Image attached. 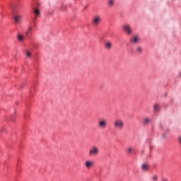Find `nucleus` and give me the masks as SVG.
I'll return each instance as SVG.
<instances>
[{
    "label": "nucleus",
    "mask_w": 181,
    "mask_h": 181,
    "mask_svg": "<svg viewBox=\"0 0 181 181\" xmlns=\"http://www.w3.org/2000/svg\"><path fill=\"white\" fill-rule=\"evenodd\" d=\"M13 19L16 25H21L22 23V19H23V16L19 11H16L13 13Z\"/></svg>",
    "instance_id": "f257e3e1"
},
{
    "label": "nucleus",
    "mask_w": 181,
    "mask_h": 181,
    "mask_svg": "<svg viewBox=\"0 0 181 181\" xmlns=\"http://www.w3.org/2000/svg\"><path fill=\"white\" fill-rule=\"evenodd\" d=\"M125 126V124L124 123V121L121 119H117L113 122V127L115 129H119V131H122V129H124V127Z\"/></svg>",
    "instance_id": "f03ea898"
},
{
    "label": "nucleus",
    "mask_w": 181,
    "mask_h": 181,
    "mask_svg": "<svg viewBox=\"0 0 181 181\" xmlns=\"http://www.w3.org/2000/svg\"><path fill=\"white\" fill-rule=\"evenodd\" d=\"M108 125V121L105 118H100L98 121V127L100 129H105Z\"/></svg>",
    "instance_id": "7ed1b4c3"
},
{
    "label": "nucleus",
    "mask_w": 181,
    "mask_h": 181,
    "mask_svg": "<svg viewBox=\"0 0 181 181\" xmlns=\"http://www.w3.org/2000/svg\"><path fill=\"white\" fill-rule=\"evenodd\" d=\"M101 22H103V18H101V16L96 15L93 18V26L94 28H97V26H99V25L101 24Z\"/></svg>",
    "instance_id": "20e7f679"
},
{
    "label": "nucleus",
    "mask_w": 181,
    "mask_h": 181,
    "mask_svg": "<svg viewBox=\"0 0 181 181\" xmlns=\"http://www.w3.org/2000/svg\"><path fill=\"white\" fill-rule=\"evenodd\" d=\"M123 31L126 35L128 36L132 35L134 30L132 29V27L129 23H126L123 25Z\"/></svg>",
    "instance_id": "39448f33"
},
{
    "label": "nucleus",
    "mask_w": 181,
    "mask_h": 181,
    "mask_svg": "<svg viewBox=\"0 0 181 181\" xmlns=\"http://www.w3.org/2000/svg\"><path fill=\"white\" fill-rule=\"evenodd\" d=\"M100 153V148L97 146H93L91 148L92 156H98Z\"/></svg>",
    "instance_id": "423d86ee"
},
{
    "label": "nucleus",
    "mask_w": 181,
    "mask_h": 181,
    "mask_svg": "<svg viewBox=\"0 0 181 181\" xmlns=\"http://www.w3.org/2000/svg\"><path fill=\"white\" fill-rule=\"evenodd\" d=\"M150 168L151 165H149L148 163H143L141 166V169L143 170V172H148Z\"/></svg>",
    "instance_id": "0eeeda50"
},
{
    "label": "nucleus",
    "mask_w": 181,
    "mask_h": 181,
    "mask_svg": "<svg viewBox=\"0 0 181 181\" xmlns=\"http://www.w3.org/2000/svg\"><path fill=\"white\" fill-rule=\"evenodd\" d=\"M17 40L18 42H25V35L23 34L22 33H18L17 34Z\"/></svg>",
    "instance_id": "6e6552de"
},
{
    "label": "nucleus",
    "mask_w": 181,
    "mask_h": 181,
    "mask_svg": "<svg viewBox=\"0 0 181 181\" xmlns=\"http://www.w3.org/2000/svg\"><path fill=\"white\" fill-rule=\"evenodd\" d=\"M33 12L35 16L33 20V22H35V20L36 19V18H38V16H40V10H39V8H34Z\"/></svg>",
    "instance_id": "1a4fd4ad"
},
{
    "label": "nucleus",
    "mask_w": 181,
    "mask_h": 181,
    "mask_svg": "<svg viewBox=\"0 0 181 181\" xmlns=\"http://www.w3.org/2000/svg\"><path fill=\"white\" fill-rule=\"evenodd\" d=\"M114 4H115V0L107 1V6H109V8H112L114 6Z\"/></svg>",
    "instance_id": "9d476101"
},
{
    "label": "nucleus",
    "mask_w": 181,
    "mask_h": 181,
    "mask_svg": "<svg viewBox=\"0 0 181 181\" xmlns=\"http://www.w3.org/2000/svg\"><path fill=\"white\" fill-rule=\"evenodd\" d=\"M127 153H129V155L135 153V148H134L133 147H128L127 148Z\"/></svg>",
    "instance_id": "9b49d317"
},
{
    "label": "nucleus",
    "mask_w": 181,
    "mask_h": 181,
    "mask_svg": "<svg viewBox=\"0 0 181 181\" xmlns=\"http://www.w3.org/2000/svg\"><path fill=\"white\" fill-rule=\"evenodd\" d=\"M153 110L155 112H159L160 111V107L158 104H154Z\"/></svg>",
    "instance_id": "f8f14e48"
},
{
    "label": "nucleus",
    "mask_w": 181,
    "mask_h": 181,
    "mask_svg": "<svg viewBox=\"0 0 181 181\" xmlns=\"http://www.w3.org/2000/svg\"><path fill=\"white\" fill-rule=\"evenodd\" d=\"M132 40V42H134V43H138L139 40V35H134Z\"/></svg>",
    "instance_id": "ddd939ff"
},
{
    "label": "nucleus",
    "mask_w": 181,
    "mask_h": 181,
    "mask_svg": "<svg viewBox=\"0 0 181 181\" xmlns=\"http://www.w3.org/2000/svg\"><path fill=\"white\" fill-rule=\"evenodd\" d=\"M151 181H158L159 180V177L156 175V174H153L151 177Z\"/></svg>",
    "instance_id": "4468645a"
},
{
    "label": "nucleus",
    "mask_w": 181,
    "mask_h": 181,
    "mask_svg": "<svg viewBox=\"0 0 181 181\" xmlns=\"http://www.w3.org/2000/svg\"><path fill=\"white\" fill-rule=\"evenodd\" d=\"M152 122V119H149L148 117L144 118V124L145 125H148V124H151Z\"/></svg>",
    "instance_id": "2eb2a0df"
},
{
    "label": "nucleus",
    "mask_w": 181,
    "mask_h": 181,
    "mask_svg": "<svg viewBox=\"0 0 181 181\" xmlns=\"http://www.w3.org/2000/svg\"><path fill=\"white\" fill-rule=\"evenodd\" d=\"M85 166L88 168L90 169L91 168V161L90 160H86L85 163Z\"/></svg>",
    "instance_id": "dca6fc26"
},
{
    "label": "nucleus",
    "mask_w": 181,
    "mask_h": 181,
    "mask_svg": "<svg viewBox=\"0 0 181 181\" xmlns=\"http://www.w3.org/2000/svg\"><path fill=\"white\" fill-rule=\"evenodd\" d=\"M32 29L33 28L30 26L28 28V30L25 33V36H29V34L30 33V32H32Z\"/></svg>",
    "instance_id": "f3484780"
},
{
    "label": "nucleus",
    "mask_w": 181,
    "mask_h": 181,
    "mask_svg": "<svg viewBox=\"0 0 181 181\" xmlns=\"http://www.w3.org/2000/svg\"><path fill=\"white\" fill-rule=\"evenodd\" d=\"M112 42L111 41H106L105 42V46H112Z\"/></svg>",
    "instance_id": "a211bd4d"
},
{
    "label": "nucleus",
    "mask_w": 181,
    "mask_h": 181,
    "mask_svg": "<svg viewBox=\"0 0 181 181\" xmlns=\"http://www.w3.org/2000/svg\"><path fill=\"white\" fill-rule=\"evenodd\" d=\"M25 54H26L27 57H30V56H31L30 52H29V50H27L25 52Z\"/></svg>",
    "instance_id": "6ab92c4d"
},
{
    "label": "nucleus",
    "mask_w": 181,
    "mask_h": 181,
    "mask_svg": "<svg viewBox=\"0 0 181 181\" xmlns=\"http://www.w3.org/2000/svg\"><path fill=\"white\" fill-rule=\"evenodd\" d=\"M136 50H137L138 53H141L142 52V47H137Z\"/></svg>",
    "instance_id": "aec40b11"
},
{
    "label": "nucleus",
    "mask_w": 181,
    "mask_h": 181,
    "mask_svg": "<svg viewBox=\"0 0 181 181\" xmlns=\"http://www.w3.org/2000/svg\"><path fill=\"white\" fill-rule=\"evenodd\" d=\"M161 181H169V180H168L167 178L163 177V178H162Z\"/></svg>",
    "instance_id": "412c9836"
},
{
    "label": "nucleus",
    "mask_w": 181,
    "mask_h": 181,
    "mask_svg": "<svg viewBox=\"0 0 181 181\" xmlns=\"http://www.w3.org/2000/svg\"><path fill=\"white\" fill-rule=\"evenodd\" d=\"M106 49H107V50H110V49H111V46H107V47H106Z\"/></svg>",
    "instance_id": "4be33fe9"
},
{
    "label": "nucleus",
    "mask_w": 181,
    "mask_h": 181,
    "mask_svg": "<svg viewBox=\"0 0 181 181\" xmlns=\"http://www.w3.org/2000/svg\"><path fill=\"white\" fill-rule=\"evenodd\" d=\"M94 165H95V163L93 161H92L91 162V166H94Z\"/></svg>",
    "instance_id": "5701e85b"
},
{
    "label": "nucleus",
    "mask_w": 181,
    "mask_h": 181,
    "mask_svg": "<svg viewBox=\"0 0 181 181\" xmlns=\"http://www.w3.org/2000/svg\"><path fill=\"white\" fill-rule=\"evenodd\" d=\"M164 138H166V136H164Z\"/></svg>",
    "instance_id": "b1692460"
}]
</instances>
